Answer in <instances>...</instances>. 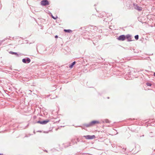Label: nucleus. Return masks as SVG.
Listing matches in <instances>:
<instances>
[{
	"label": "nucleus",
	"mask_w": 155,
	"mask_h": 155,
	"mask_svg": "<svg viewBox=\"0 0 155 155\" xmlns=\"http://www.w3.org/2000/svg\"><path fill=\"white\" fill-rule=\"evenodd\" d=\"M136 9L139 11H141L142 10V8H141L137 6H136Z\"/></svg>",
	"instance_id": "6e6552de"
},
{
	"label": "nucleus",
	"mask_w": 155,
	"mask_h": 155,
	"mask_svg": "<svg viewBox=\"0 0 155 155\" xmlns=\"http://www.w3.org/2000/svg\"><path fill=\"white\" fill-rule=\"evenodd\" d=\"M41 4L42 5L45 6L47 5H48L49 3L47 0H43L41 2Z\"/></svg>",
	"instance_id": "7ed1b4c3"
},
{
	"label": "nucleus",
	"mask_w": 155,
	"mask_h": 155,
	"mask_svg": "<svg viewBox=\"0 0 155 155\" xmlns=\"http://www.w3.org/2000/svg\"><path fill=\"white\" fill-rule=\"evenodd\" d=\"M64 31L65 32H68V33H71L72 32V31L70 29H64Z\"/></svg>",
	"instance_id": "1a4fd4ad"
},
{
	"label": "nucleus",
	"mask_w": 155,
	"mask_h": 155,
	"mask_svg": "<svg viewBox=\"0 0 155 155\" xmlns=\"http://www.w3.org/2000/svg\"><path fill=\"white\" fill-rule=\"evenodd\" d=\"M153 75H154V76H155V73H154V74H153Z\"/></svg>",
	"instance_id": "dca6fc26"
},
{
	"label": "nucleus",
	"mask_w": 155,
	"mask_h": 155,
	"mask_svg": "<svg viewBox=\"0 0 155 155\" xmlns=\"http://www.w3.org/2000/svg\"><path fill=\"white\" fill-rule=\"evenodd\" d=\"M99 121L98 120H93L91 121L88 125V126H91L95 124H98L100 123Z\"/></svg>",
	"instance_id": "f257e3e1"
},
{
	"label": "nucleus",
	"mask_w": 155,
	"mask_h": 155,
	"mask_svg": "<svg viewBox=\"0 0 155 155\" xmlns=\"http://www.w3.org/2000/svg\"><path fill=\"white\" fill-rule=\"evenodd\" d=\"M75 63H76L75 61H74V62H73L72 63V64H71V65H70V66H69V68H73V66H74V65L75 64Z\"/></svg>",
	"instance_id": "9d476101"
},
{
	"label": "nucleus",
	"mask_w": 155,
	"mask_h": 155,
	"mask_svg": "<svg viewBox=\"0 0 155 155\" xmlns=\"http://www.w3.org/2000/svg\"><path fill=\"white\" fill-rule=\"evenodd\" d=\"M126 38L125 36L124 35H122L119 36L118 38L117 39L119 41H124Z\"/></svg>",
	"instance_id": "20e7f679"
},
{
	"label": "nucleus",
	"mask_w": 155,
	"mask_h": 155,
	"mask_svg": "<svg viewBox=\"0 0 155 155\" xmlns=\"http://www.w3.org/2000/svg\"><path fill=\"white\" fill-rule=\"evenodd\" d=\"M30 61L31 60L29 58H27V59H22V61L24 63H26L27 62V63H29L30 62Z\"/></svg>",
	"instance_id": "423d86ee"
},
{
	"label": "nucleus",
	"mask_w": 155,
	"mask_h": 155,
	"mask_svg": "<svg viewBox=\"0 0 155 155\" xmlns=\"http://www.w3.org/2000/svg\"><path fill=\"white\" fill-rule=\"evenodd\" d=\"M9 53L12 54H18L17 53L12 52V51L10 52Z\"/></svg>",
	"instance_id": "9b49d317"
},
{
	"label": "nucleus",
	"mask_w": 155,
	"mask_h": 155,
	"mask_svg": "<svg viewBox=\"0 0 155 155\" xmlns=\"http://www.w3.org/2000/svg\"><path fill=\"white\" fill-rule=\"evenodd\" d=\"M55 38H58V36L57 35H56L55 36Z\"/></svg>",
	"instance_id": "2eb2a0df"
},
{
	"label": "nucleus",
	"mask_w": 155,
	"mask_h": 155,
	"mask_svg": "<svg viewBox=\"0 0 155 155\" xmlns=\"http://www.w3.org/2000/svg\"><path fill=\"white\" fill-rule=\"evenodd\" d=\"M126 38L128 39V41H132L131 38V36L130 35H127L126 36Z\"/></svg>",
	"instance_id": "0eeeda50"
},
{
	"label": "nucleus",
	"mask_w": 155,
	"mask_h": 155,
	"mask_svg": "<svg viewBox=\"0 0 155 155\" xmlns=\"http://www.w3.org/2000/svg\"><path fill=\"white\" fill-rule=\"evenodd\" d=\"M52 17L54 19H56L57 18H58V17L57 16H56L55 17L53 16L52 15H51Z\"/></svg>",
	"instance_id": "ddd939ff"
},
{
	"label": "nucleus",
	"mask_w": 155,
	"mask_h": 155,
	"mask_svg": "<svg viewBox=\"0 0 155 155\" xmlns=\"http://www.w3.org/2000/svg\"><path fill=\"white\" fill-rule=\"evenodd\" d=\"M84 137L86 139H92L95 138V135H93L92 136L91 135H87V136H84Z\"/></svg>",
	"instance_id": "f03ea898"
},
{
	"label": "nucleus",
	"mask_w": 155,
	"mask_h": 155,
	"mask_svg": "<svg viewBox=\"0 0 155 155\" xmlns=\"http://www.w3.org/2000/svg\"><path fill=\"white\" fill-rule=\"evenodd\" d=\"M139 36L138 35H136L135 36V38L136 40H137L138 39Z\"/></svg>",
	"instance_id": "f8f14e48"
},
{
	"label": "nucleus",
	"mask_w": 155,
	"mask_h": 155,
	"mask_svg": "<svg viewBox=\"0 0 155 155\" xmlns=\"http://www.w3.org/2000/svg\"><path fill=\"white\" fill-rule=\"evenodd\" d=\"M147 84L148 86H151V84L150 83H147Z\"/></svg>",
	"instance_id": "4468645a"
},
{
	"label": "nucleus",
	"mask_w": 155,
	"mask_h": 155,
	"mask_svg": "<svg viewBox=\"0 0 155 155\" xmlns=\"http://www.w3.org/2000/svg\"><path fill=\"white\" fill-rule=\"evenodd\" d=\"M49 122V120H45L42 121H38L37 122V123H40L41 124H45L48 123V122Z\"/></svg>",
	"instance_id": "39448f33"
}]
</instances>
